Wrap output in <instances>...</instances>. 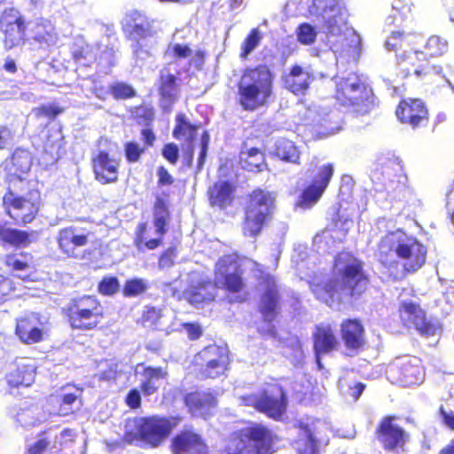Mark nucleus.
<instances>
[{
	"label": "nucleus",
	"mask_w": 454,
	"mask_h": 454,
	"mask_svg": "<svg viewBox=\"0 0 454 454\" xmlns=\"http://www.w3.org/2000/svg\"><path fill=\"white\" fill-rule=\"evenodd\" d=\"M309 12L326 34L336 63L356 61L360 54L361 37L348 27L342 0H313Z\"/></svg>",
	"instance_id": "1"
},
{
	"label": "nucleus",
	"mask_w": 454,
	"mask_h": 454,
	"mask_svg": "<svg viewBox=\"0 0 454 454\" xmlns=\"http://www.w3.org/2000/svg\"><path fill=\"white\" fill-rule=\"evenodd\" d=\"M367 278L362 263L348 252L340 253L334 262L333 278L325 285H316L312 291L317 300L339 309L349 297L361 294L366 288Z\"/></svg>",
	"instance_id": "2"
},
{
	"label": "nucleus",
	"mask_w": 454,
	"mask_h": 454,
	"mask_svg": "<svg viewBox=\"0 0 454 454\" xmlns=\"http://www.w3.org/2000/svg\"><path fill=\"white\" fill-rule=\"evenodd\" d=\"M427 254L424 244L402 230L388 232L379 245L380 261L395 279L419 270L426 262Z\"/></svg>",
	"instance_id": "3"
},
{
	"label": "nucleus",
	"mask_w": 454,
	"mask_h": 454,
	"mask_svg": "<svg viewBox=\"0 0 454 454\" xmlns=\"http://www.w3.org/2000/svg\"><path fill=\"white\" fill-rule=\"evenodd\" d=\"M215 286L225 288L231 293H239L244 283L241 278L239 265L234 255L221 257L215 265V285L210 282L191 286L184 292L185 299L195 306L215 299Z\"/></svg>",
	"instance_id": "4"
},
{
	"label": "nucleus",
	"mask_w": 454,
	"mask_h": 454,
	"mask_svg": "<svg viewBox=\"0 0 454 454\" xmlns=\"http://www.w3.org/2000/svg\"><path fill=\"white\" fill-rule=\"evenodd\" d=\"M273 95V76L266 66L247 69L238 84L239 103L244 110L268 106Z\"/></svg>",
	"instance_id": "5"
},
{
	"label": "nucleus",
	"mask_w": 454,
	"mask_h": 454,
	"mask_svg": "<svg viewBox=\"0 0 454 454\" xmlns=\"http://www.w3.org/2000/svg\"><path fill=\"white\" fill-rule=\"evenodd\" d=\"M127 441L137 442L143 446L157 448L169 436L173 425L171 421L160 416L137 417L126 424Z\"/></svg>",
	"instance_id": "6"
},
{
	"label": "nucleus",
	"mask_w": 454,
	"mask_h": 454,
	"mask_svg": "<svg viewBox=\"0 0 454 454\" xmlns=\"http://www.w3.org/2000/svg\"><path fill=\"white\" fill-rule=\"evenodd\" d=\"M273 434L261 424H254L235 433L221 454H271Z\"/></svg>",
	"instance_id": "7"
},
{
	"label": "nucleus",
	"mask_w": 454,
	"mask_h": 454,
	"mask_svg": "<svg viewBox=\"0 0 454 454\" xmlns=\"http://www.w3.org/2000/svg\"><path fill=\"white\" fill-rule=\"evenodd\" d=\"M274 204L275 198L269 192L257 190L250 195L242 225L246 237H255L261 232L273 213Z\"/></svg>",
	"instance_id": "8"
},
{
	"label": "nucleus",
	"mask_w": 454,
	"mask_h": 454,
	"mask_svg": "<svg viewBox=\"0 0 454 454\" xmlns=\"http://www.w3.org/2000/svg\"><path fill=\"white\" fill-rule=\"evenodd\" d=\"M67 314L73 328L91 330L100 323L103 308L94 296L83 295L69 302Z\"/></svg>",
	"instance_id": "9"
},
{
	"label": "nucleus",
	"mask_w": 454,
	"mask_h": 454,
	"mask_svg": "<svg viewBox=\"0 0 454 454\" xmlns=\"http://www.w3.org/2000/svg\"><path fill=\"white\" fill-rule=\"evenodd\" d=\"M241 405L253 406L274 419H278L286 408V398L278 385H271L261 395H250L239 397Z\"/></svg>",
	"instance_id": "10"
},
{
	"label": "nucleus",
	"mask_w": 454,
	"mask_h": 454,
	"mask_svg": "<svg viewBox=\"0 0 454 454\" xmlns=\"http://www.w3.org/2000/svg\"><path fill=\"white\" fill-rule=\"evenodd\" d=\"M40 192L30 191L25 197L8 192L3 198L7 214L16 222L31 223L40 207Z\"/></svg>",
	"instance_id": "11"
},
{
	"label": "nucleus",
	"mask_w": 454,
	"mask_h": 454,
	"mask_svg": "<svg viewBox=\"0 0 454 454\" xmlns=\"http://www.w3.org/2000/svg\"><path fill=\"white\" fill-rule=\"evenodd\" d=\"M260 289L263 292L260 302V312L263 317V325L258 327V331L270 337L275 336V326L272 321L277 315L278 303V294L276 281L273 277L266 275L262 278L259 284Z\"/></svg>",
	"instance_id": "12"
},
{
	"label": "nucleus",
	"mask_w": 454,
	"mask_h": 454,
	"mask_svg": "<svg viewBox=\"0 0 454 454\" xmlns=\"http://www.w3.org/2000/svg\"><path fill=\"white\" fill-rule=\"evenodd\" d=\"M195 364L200 366V374L205 378H216L223 374L229 364L226 348L209 345L195 356Z\"/></svg>",
	"instance_id": "13"
},
{
	"label": "nucleus",
	"mask_w": 454,
	"mask_h": 454,
	"mask_svg": "<svg viewBox=\"0 0 454 454\" xmlns=\"http://www.w3.org/2000/svg\"><path fill=\"white\" fill-rule=\"evenodd\" d=\"M334 83L336 87L335 98L341 106L359 105L369 95L364 83L355 73H348L347 76H335Z\"/></svg>",
	"instance_id": "14"
},
{
	"label": "nucleus",
	"mask_w": 454,
	"mask_h": 454,
	"mask_svg": "<svg viewBox=\"0 0 454 454\" xmlns=\"http://www.w3.org/2000/svg\"><path fill=\"white\" fill-rule=\"evenodd\" d=\"M402 320L413 326L426 338L436 337L441 333V326L436 319L427 318L424 310L413 301H403L400 307Z\"/></svg>",
	"instance_id": "15"
},
{
	"label": "nucleus",
	"mask_w": 454,
	"mask_h": 454,
	"mask_svg": "<svg viewBox=\"0 0 454 454\" xmlns=\"http://www.w3.org/2000/svg\"><path fill=\"white\" fill-rule=\"evenodd\" d=\"M387 374L388 379L403 387H411L423 381L424 373L417 357L403 356L389 365Z\"/></svg>",
	"instance_id": "16"
},
{
	"label": "nucleus",
	"mask_w": 454,
	"mask_h": 454,
	"mask_svg": "<svg viewBox=\"0 0 454 454\" xmlns=\"http://www.w3.org/2000/svg\"><path fill=\"white\" fill-rule=\"evenodd\" d=\"M424 51L415 50H403V53H397L396 59L398 64L405 71L410 73L413 71L416 76L419 78H427L432 74H441L442 68L440 66L431 65L427 59H425Z\"/></svg>",
	"instance_id": "17"
},
{
	"label": "nucleus",
	"mask_w": 454,
	"mask_h": 454,
	"mask_svg": "<svg viewBox=\"0 0 454 454\" xmlns=\"http://www.w3.org/2000/svg\"><path fill=\"white\" fill-rule=\"evenodd\" d=\"M91 236L90 231L77 225L61 229L58 233L59 249L69 257H77V248L85 247Z\"/></svg>",
	"instance_id": "18"
},
{
	"label": "nucleus",
	"mask_w": 454,
	"mask_h": 454,
	"mask_svg": "<svg viewBox=\"0 0 454 454\" xmlns=\"http://www.w3.org/2000/svg\"><path fill=\"white\" fill-rule=\"evenodd\" d=\"M326 427L320 420L301 422L298 438L294 443L297 454H318V436L320 430Z\"/></svg>",
	"instance_id": "19"
},
{
	"label": "nucleus",
	"mask_w": 454,
	"mask_h": 454,
	"mask_svg": "<svg viewBox=\"0 0 454 454\" xmlns=\"http://www.w3.org/2000/svg\"><path fill=\"white\" fill-rule=\"evenodd\" d=\"M382 177L374 171L372 180L377 179L382 183L383 189L386 190L388 196L397 200H407L412 194L411 189L407 185V177L403 175H395V178L390 177L389 167H384L381 172Z\"/></svg>",
	"instance_id": "20"
},
{
	"label": "nucleus",
	"mask_w": 454,
	"mask_h": 454,
	"mask_svg": "<svg viewBox=\"0 0 454 454\" xmlns=\"http://www.w3.org/2000/svg\"><path fill=\"white\" fill-rule=\"evenodd\" d=\"M45 333V325L38 314L30 313L17 321L16 334L23 343L40 342Z\"/></svg>",
	"instance_id": "21"
},
{
	"label": "nucleus",
	"mask_w": 454,
	"mask_h": 454,
	"mask_svg": "<svg viewBox=\"0 0 454 454\" xmlns=\"http://www.w3.org/2000/svg\"><path fill=\"white\" fill-rule=\"evenodd\" d=\"M307 118L311 120L315 126H317L318 134L327 137L333 135L340 130L339 121L335 120V115L330 106L324 103L313 105L307 110Z\"/></svg>",
	"instance_id": "22"
},
{
	"label": "nucleus",
	"mask_w": 454,
	"mask_h": 454,
	"mask_svg": "<svg viewBox=\"0 0 454 454\" xmlns=\"http://www.w3.org/2000/svg\"><path fill=\"white\" fill-rule=\"evenodd\" d=\"M30 40L41 49H50L59 42V34L51 20L39 18L28 25Z\"/></svg>",
	"instance_id": "23"
},
{
	"label": "nucleus",
	"mask_w": 454,
	"mask_h": 454,
	"mask_svg": "<svg viewBox=\"0 0 454 454\" xmlns=\"http://www.w3.org/2000/svg\"><path fill=\"white\" fill-rule=\"evenodd\" d=\"M36 368V362L32 358L16 359L6 375L8 384L12 387L31 386L35 379Z\"/></svg>",
	"instance_id": "24"
},
{
	"label": "nucleus",
	"mask_w": 454,
	"mask_h": 454,
	"mask_svg": "<svg viewBox=\"0 0 454 454\" xmlns=\"http://www.w3.org/2000/svg\"><path fill=\"white\" fill-rule=\"evenodd\" d=\"M153 20L143 15L137 11H131L127 13L122 20V27L125 33L135 41L145 39L154 34Z\"/></svg>",
	"instance_id": "25"
},
{
	"label": "nucleus",
	"mask_w": 454,
	"mask_h": 454,
	"mask_svg": "<svg viewBox=\"0 0 454 454\" xmlns=\"http://www.w3.org/2000/svg\"><path fill=\"white\" fill-rule=\"evenodd\" d=\"M395 114L401 122L407 123L412 128L419 126L427 120V110L424 103L416 98L401 101Z\"/></svg>",
	"instance_id": "26"
},
{
	"label": "nucleus",
	"mask_w": 454,
	"mask_h": 454,
	"mask_svg": "<svg viewBox=\"0 0 454 454\" xmlns=\"http://www.w3.org/2000/svg\"><path fill=\"white\" fill-rule=\"evenodd\" d=\"M185 405L193 417L203 419L212 415L216 407V399L209 392L197 391L186 395Z\"/></svg>",
	"instance_id": "27"
},
{
	"label": "nucleus",
	"mask_w": 454,
	"mask_h": 454,
	"mask_svg": "<svg viewBox=\"0 0 454 454\" xmlns=\"http://www.w3.org/2000/svg\"><path fill=\"white\" fill-rule=\"evenodd\" d=\"M394 419L391 417L386 418L378 430V438L387 450L403 447L408 439V434L394 423Z\"/></svg>",
	"instance_id": "28"
},
{
	"label": "nucleus",
	"mask_w": 454,
	"mask_h": 454,
	"mask_svg": "<svg viewBox=\"0 0 454 454\" xmlns=\"http://www.w3.org/2000/svg\"><path fill=\"white\" fill-rule=\"evenodd\" d=\"M120 162L108 153L100 151L93 158V168L97 180L103 184L112 183L118 178Z\"/></svg>",
	"instance_id": "29"
},
{
	"label": "nucleus",
	"mask_w": 454,
	"mask_h": 454,
	"mask_svg": "<svg viewBox=\"0 0 454 454\" xmlns=\"http://www.w3.org/2000/svg\"><path fill=\"white\" fill-rule=\"evenodd\" d=\"M175 454H207V447L201 437L190 430L181 432L172 442Z\"/></svg>",
	"instance_id": "30"
},
{
	"label": "nucleus",
	"mask_w": 454,
	"mask_h": 454,
	"mask_svg": "<svg viewBox=\"0 0 454 454\" xmlns=\"http://www.w3.org/2000/svg\"><path fill=\"white\" fill-rule=\"evenodd\" d=\"M312 81L309 70L299 65L293 66L288 74L283 76L285 88L295 95H304Z\"/></svg>",
	"instance_id": "31"
},
{
	"label": "nucleus",
	"mask_w": 454,
	"mask_h": 454,
	"mask_svg": "<svg viewBox=\"0 0 454 454\" xmlns=\"http://www.w3.org/2000/svg\"><path fill=\"white\" fill-rule=\"evenodd\" d=\"M313 339L317 363L321 367L320 356L333 350L338 345V340L331 325L325 323L317 325Z\"/></svg>",
	"instance_id": "32"
},
{
	"label": "nucleus",
	"mask_w": 454,
	"mask_h": 454,
	"mask_svg": "<svg viewBox=\"0 0 454 454\" xmlns=\"http://www.w3.org/2000/svg\"><path fill=\"white\" fill-rule=\"evenodd\" d=\"M140 374V389L144 395L150 396L159 390L161 380L168 376V371L162 367L147 366Z\"/></svg>",
	"instance_id": "33"
},
{
	"label": "nucleus",
	"mask_w": 454,
	"mask_h": 454,
	"mask_svg": "<svg viewBox=\"0 0 454 454\" xmlns=\"http://www.w3.org/2000/svg\"><path fill=\"white\" fill-rule=\"evenodd\" d=\"M341 335L346 347L357 349L364 342V328L356 320H348L341 325Z\"/></svg>",
	"instance_id": "34"
},
{
	"label": "nucleus",
	"mask_w": 454,
	"mask_h": 454,
	"mask_svg": "<svg viewBox=\"0 0 454 454\" xmlns=\"http://www.w3.org/2000/svg\"><path fill=\"white\" fill-rule=\"evenodd\" d=\"M4 263L17 272L16 276L23 280L28 278L27 272L34 269L33 256L27 253L8 254L4 258Z\"/></svg>",
	"instance_id": "35"
},
{
	"label": "nucleus",
	"mask_w": 454,
	"mask_h": 454,
	"mask_svg": "<svg viewBox=\"0 0 454 454\" xmlns=\"http://www.w3.org/2000/svg\"><path fill=\"white\" fill-rule=\"evenodd\" d=\"M48 403H59L58 409L47 410L49 417L51 415H59L63 417L68 416L70 414L74 413L76 411L80 410L82 405L81 401L78 400V395L73 393H66L65 395H63L60 400L58 397L51 396L49 399Z\"/></svg>",
	"instance_id": "36"
},
{
	"label": "nucleus",
	"mask_w": 454,
	"mask_h": 454,
	"mask_svg": "<svg viewBox=\"0 0 454 454\" xmlns=\"http://www.w3.org/2000/svg\"><path fill=\"white\" fill-rule=\"evenodd\" d=\"M160 93L161 96V106L165 110H168L175 102L177 94L176 76L174 74L161 73Z\"/></svg>",
	"instance_id": "37"
},
{
	"label": "nucleus",
	"mask_w": 454,
	"mask_h": 454,
	"mask_svg": "<svg viewBox=\"0 0 454 454\" xmlns=\"http://www.w3.org/2000/svg\"><path fill=\"white\" fill-rule=\"evenodd\" d=\"M275 155L281 160L290 163H299L300 150L291 140L278 139L275 143Z\"/></svg>",
	"instance_id": "38"
},
{
	"label": "nucleus",
	"mask_w": 454,
	"mask_h": 454,
	"mask_svg": "<svg viewBox=\"0 0 454 454\" xmlns=\"http://www.w3.org/2000/svg\"><path fill=\"white\" fill-rule=\"evenodd\" d=\"M231 194L232 187L228 182H217L209 191L211 204L221 207H225L231 203Z\"/></svg>",
	"instance_id": "39"
},
{
	"label": "nucleus",
	"mask_w": 454,
	"mask_h": 454,
	"mask_svg": "<svg viewBox=\"0 0 454 454\" xmlns=\"http://www.w3.org/2000/svg\"><path fill=\"white\" fill-rule=\"evenodd\" d=\"M240 164L247 171H262L264 163V155L257 148H251L240 153Z\"/></svg>",
	"instance_id": "40"
},
{
	"label": "nucleus",
	"mask_w": 454,
	"mask_h": 454,
	"mask_svg": "<svg viewBox=\"0 0 454 454\" xmlns=\"http://www.w3.org/2000/svg\"><path fill=\"white\" fill-rule=\"evenodd\" d=\"M0 239L12 247L27 246L30 243L27 232L0 224Z\"/></svg>",
	"instance_id": "41"
},
{
	"label": "nucleus",
	"mask_w": 454,
	"mask_h": 454,
	"mask_svg": "<svg viewBox=\"0 0 454 454\" xmlns=\"http://www.w3.org/2000/svg\"><path fill=\"white\" fill-rule=\"evenodd\" d=\"M168 218V210L163 199L158 197L156 199L153 209V225L155 227V233L162 236L167 229Z\"/></svg>",
	"instance_id": "42"
},
{
	"label": "nucleus",
	"mask_w": 454,
	"mask_h": 454,
	"mask_svg": "<svg viewBox=\"0 0 454 454\" xmlns=\"http://www.w3.org/2000/svg\"><path fill=\"white\" fill-rule=\"evenodd\" d=\"M418 36L415 35L401 33L399 31H393L391 35L386 39L384 46L388 51H395L410 46L414 43Z\"/></svg>",
	"instance_id": "43"
},
{
	"label": "nucleus",
	"mask_w": 454,
	"mask_h": 454,
	"mask_svg": "<svg viewBox=\"0 0 454 454\" xmlns=\"http://www.w3.org/2000/svg\"><path fill=\"white\" fill-rule=\"evenodd\" d=\"M0 29L4 34V47L8 50L17 46L24 40L25 22Z\"/></svg>",
	"instance_id": "44"
},
{
	"label": "nucleus",
	"mask_w": 454,
	"mask_h": 454,
	"mask_svg": "<svg viewBox=\"0 0 454 454\" xmlns=\"http://www.w3.org/2000/svg\"><path fill=\"white\" fill-rule=\"evenodd\" d=\"M49 417L45 411L39 414V409L33 407L27 410H22L17 414V421L23 427L35 426L36 423L45 421Z\"/></svg>",
	"instance_id": "45"
},
{
	"label": "nucleus",
	"mask_w": 454,
	"mask_h": 454,
	"mask_svg": "<svg viewBox=\"0 0 454 454\" xmlns=\"http://www.w3.org/2000/svg\"><path fill=\"white\" fill-rule=\"evenodd\" d=\"M63 147V137L59 130H54L51 134L45 144L44 151L50 154L51 160L56 161L60 156V150Z\"/></svg>",
	"instance_id": "46"
},
{
	"label": "nucleus",
	"mask_w": 454,
	"mask_h": 454,
	"mask_svg": "<svg viewBox=\"0 0 454 454\" xmlns=\"http://www.w3.org/2000/svg\"><path fill=\"white\" fill-rule=\"evenodd\" d=\"M448 50V43L445 39L437 35L430 36L425 45V56L439 57Z\"/></svg>",
	"instance_id": "47"
},
{
	"label": "nucleus",
	"mask_w": 454,
	"mask_h": 454,
	"mask_svg": "<svg viewBox=\"0 0 454 454\" xmlns=\"http://www.w3.org/2000/svg\"><path fill=\"white\" fill-rule=\"evenodd\" d=\"M323 192L322 189H318L316 185L310 184L303 191L298 206L301 208H310L318 201Z\"/></svg>",
	"instance_id": "48"
},
{
	"label": "nucleus",
	"mask_w": 454,
	"mask_h": 454,
	"mask_svg": "<svg viewBox=\"0 0 454 454\" xmlns=\"http://www.w3.org/2000/svg\"><path fill=\"white\" fill-rule=\"evenodd\" d=\"M165 54L175 60L188 59L192 57V50L186 44L173 42L168 44Z\"/></svg>",
	"instance_id": "49"
},
{
	"label": "nucleus",
	"mask_w": 454,
	"mask_h": 454,
	"mask_svg": "<svg viewBox=\"0 0 454 454\" xmlns=\"http://www.w3.org/2000/svg\"><path fill=\"white\" fill-rule=\"evenodd\" d=\"M333 174V166L332 164H325L321 166L317 175L313 177L312 185H316L317 188L322 189L325 192Z\"/></svg>",
	"instance_id": "50"
},
{
	"label": "nucleus",
	"mask_w": 454,
	"mask_h": 454,
	"mask_svg": "<svg viewBox=\"0 0 454 454\" xmlns=\"http://www.w3.org/2000/svg\"><path fill=\"white\" fill-rule=\"evenodd\" d=\"M196 128L190 122L185 121L184 115H177L176 126L173 131V135L176 138L185 137L186 139L192 140L194 137Z\"/></svg>",
	"instance_id": "51"
},
{
	"label": "nucleus",
	"mask_w": 454,
	"mask_h": 454,
	"mask_svg": "<svg viewBox=\"0 0 454 454\" xmlns=\"http://www.w3.org/2000/svg\"><path fill=\"white\" fill-rule=\"evenodd\" d=\"M12 163L16 170L26 173L32 165L31 155L26 150H16L12 156Z\"/></svg>",
	"instance_id": "52"
},
{
	"label": "nucleus",
	"mask_w": 454,
	"mask_h": 454,
	"mask_svg": "<svg viewBox=\"0 0 454 454\" xmlns=\"http://www.w3.org/2000/svg\"><path fill=\"white\" fill-rule=\"evenodd\" d=\"M262 38V35L258 28L252 29L242 43L240 57L247 58L259 45Z\"/></svg>",
	"instance_id": "53"
},
{
	"label": "nucleus",
	"mask_w": 454,
	"mask_h": 454,
	"mask_svg": "<svg viewBox=\"0 0 454 454\" xmlns=\"http://www.w3.org/2000/svg\"><path fill=\"white\" fill-rule=\"evenodd\" d=\"M317 35L316 27L309 23H302L297 28L298 41L305 45H309L315 43Z\"/></svg>",
	"instance_id": "54"
},
{
	"label": "nucleus",
	"mask_w": 454,
	"mask_h": 454,
	"mask_svg": "<svg viewBox=\"0 0 454 454\" xmlns=\"http://www.w3.org/2000/svg\"><path fill=\"white\" fill-rule=\"evenodd\" d=\"M147 289V282L143 278L128 280L123 288V294L127 297L137 296Z\"/></svg>",
	"instance_id": "55"
},
{
	"label": "nucleus",
	"mask_w": 454,
	"mask_h": 454,
	"mask_svg": "<svg viewBox=\"0 0 454 454\" xmlns=\"http://www.w3.org/2000/svg\"><path fill=\"white\" fill-rule=\"evenodd\" d=\"M20 23H24V20L19 10L8 8L3 12L0 19V28Z\"/></svg>",
	"instance_id": "56"
},
{
	"label": "nucleus",
	"mask_w": 454,
	"mask_h": 454,
	"mask_svg": "<svg viewBox=\"0 0 454 454\" xmlns=\"http://www.w3.org/2000/svg\"><path fill=\"white\" fill-rule=\"evenodd\" d=\"M145 151V146L134 141L127 142L124 145L125 157L127 161L129 163L137 162Z\"/></svg>",
	"instance_id": "57"
},
{
	"label": "nucleus",
	"mask_w": 454,
	"mask_h": 454,
	"mask_svg": "<svg viewBox=\"0 0 454 454\" xmlns=\"http://www.w3.org/2000/svg\"><path fill=\"white\" fill-rule=\"evenodd\" d=\"M112 95L115 99H126L135 96V90L124 82H117L110 87Z\"/></svg>",
	"instance_id": "58"
},
{
	"label": "nucleus",
	"mask_w": 454,
	"mask_h": 454,
	"mask_svg": "<svg viewBox=\"0 0 454 454\" xmlns=\"http://www.w3.org/2000/svg\"><path fill=\"white\" fill-rule=\"evenodd\" d=\"M120 287L119 281L115 277H106L98 284V292L104 295L115 294Z\"/></svg>",
	"instance_id": "59"
},
{
	"label": "nucleus",
	"mask_w": 454,
	"mask_h": 454,
	"mask_svg": "<svg viewBox=\"0 0 454 454\" xmlns=\"http://www.w3.org/2000/svg\"><path fill=\"white\" fill-rule=\"evenodd\" d=\"M411 2L410 0H394L392 3V12L400 16V20H403L411 12Z\"/></svg>",
	"instance_id": "60"
},
{
	"label": "nucleus",
	"mask_w": 454,
	"mask_h": 454,
	"mask_svg": "<svg viewBox=\"0 0 454 454\" xmlns=\"http://www.w3.org/2000/svg\"><path fill=\"white\" fill-rule=\"evenodd\" d=\"M74 59L82 65H89L92 60H96V57L91 53L89 45L82 47L80 51H73Z\"/></svg>",
	"instance_id": "61"
},
{
	"label": "nucleus",
	"mask_w": 454,
	"mask_h": 454,
	"mask_svg": "<svg viewBox=\"0 0 454 454\" xmlns=\"http://www.w3.org/2000/svg\"><path fill=\"white\" fill-rule=\"evenodd\" d=\"M176 257V248L170 247L161 254L159 259V267L160 269L169 268L173 265L174 260Z\"/></svg>",
	"instance_id": "62"
},
{
	"label": "nucleus",
	"mask_w": 454,
	"mask_h": 454,
	"mask_svg": "<svg viewBox=\"0 0 454 454\" xmlns=\"http://www.w3.org/2000/svg\"><path fill=\"white\" fill-rule=\"evenodd\" d=\"M14 289L13 282L10 278L0 275V301H2L4 298L10 294Z\"/></svg>",
	"instance_id": "63"
},
{
	"label": "nucleus",
	"mask_w": 454,
	"mask_h": 454,
	"mask_svg": "<svg viewBox=\"0 0 454 454\" xmlns=\"http://www.w3.org/2000/svg\"><path fill=\"white\" fill-rule=\"evenodd\" d=\"M162 155L170 163L175 164L178 160V148L174 144H168L164 146Z\"/></svg>",
	"instance_id": "64"
}]
</instances>
